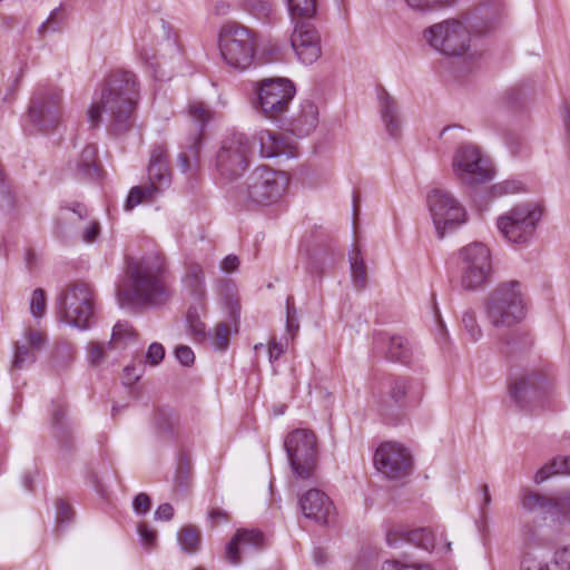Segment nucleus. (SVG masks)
Listing matches in <instances>:
<instances>
[{
  "label": "nucleus",
  "instance_id": "nucleus-1",
  "mask_svg": "<svg viewBox=\"0 0 570 570\" xmlns=\"http://www.w3.org/2000/svg\"><path fill=\"white\" fill-rule=\"evenodd\" d=\"M139 100V82L129 70H114L104 80L101 88L94 95L87 110L91 126L106 121L115 132L130 128Z\"/></svg>",
  "mask_w": 570,
  "mask_h": 570
},
{
  "label": "nucleus",
  "instance_id": "nucleus-2",
  "mask_svg": "<svg viewBox=\"0 0 570 570\" xmlns=\"http://www.w3.org/2000/svg\"><path fill=\"white\" fill-rule=\"evenodd\" d=\"M163 269V261L157 255L131 261L128 265L129 278L117 289L119 305L134 308L166 303L169 291L161 278Z\"/></svg>",
  "mask_w": 570,
  "mask_h": 570
},
{
  "label": "nucleus",
  "instance_id": "nucleus-3",
  "mask_svg": "<svg viewBox=\"0 0 570 570\" xmlns=\"http://www.w3.org/2000/svg\"><path fill=\"white\" fill-rule=\"evenodd\" d=\"M484 313L494 327H511L522 322L527 303L521 283L505 281L498 284L484 302Z\"/></svg>",
  "mask_w": 570,
  "mask_h": 570
},
{
  "label": "nucleus",
  "instance_id": "nucleus-4",
  "mask_svg": "<svg viewBox=\"0 0 570 570\" xmlns=\"http://www.w3.org/2000/svg\"><path fill=\"white\" fill-rule=\"evenodd\" d=\"M217 48L223 62L237 71L248 69L255 58L257 35L236 21H227L217 33Z\"/></svg>",
  "mask_w": 570,
  "mask_h": 570
},
{
  "label": "nucleus",
  "instance_id": "nucleus-5",
  "mask_svg": "<svg viewBox=\"0 0 570 570\" xmlns=\"http://www.w3.org/2000/svg\"><path fill=\"white\" fill-rule=\"evenodd\" d=\"M543 212L538 202H522L500 215L497 227L505 240L523 246L533 239Z\"/></svg>",
  "mask_w": 570,
  "mask_h": 570
},
{
  "label": "nucleus",
  "instance_id": "nucleus-6",
  "mask_svg": "<svg viewBox=\"0 0 570 570\" xmlns=\"http://www.w3.org/2000/svg\"><path fill=\"white\" fill-rule=\"evenodd\" d=\"M94 292L83 282L67 284L58 294L56 301L57 313L68 325L85 330L94 315Z\"/></svg>",
  "mask_w": 570,
  "mask_h": 570
},
{
  "label": "nucleus",
  "instance_id": "nucleus-7",
  "mask_svg": "<svg viewBox=\"0 0 570 570\" xmlns=\"http://www.w3.org/2000/svg\"><path fill=\"white\" fill-rule=\"evenodd\" d=\"M423 38L443 55L462 56L470 49V24L468 19H446L426 28Z\"/></svg>",
  "mask_w": 570,
  "mask_h": 570
},
{
  "label": "nucleus",
  "instance_id": "nucleus-8",
  "mask_svg": "<svg viewBox=\"0 0 570 570\" xmlns=\"http://www.w3.org/2000/svg\"><path fill=\"white\" fill-rule=\"evenodd\" d=\"M284 448L295 476L302 480L312 478L318 460L316 434L308 429H296L286 435Z\"/></svg>",
  "mask_w": 570,
  "mask_h": 570
},
{
  "label": "nucleus",
  "instance_id": "nucleus-9",
  "mask_svg": "<svg viewBox=\"0 0 570 570\" xmlns=\"http://www.w3.org/2000/svg\"><path fill=\"white\" fill-rule=\"evenodd\" d=\"M254 108L271 120H279L288 110L296 89L294 83L285 78L264 79L257 83Z\"/></svg>",
  "mask_w": 570,
  "mask_h": 570
},
{
  "label": "nucleus",
  "instance_id": "nucleus-10",
  "mask_svg": "<svg viewBox=\"0 0 570 570\" xmlns=\"http://www.w3.org/2000/svg\"><path fill=\"white\" fill-rule=\"evenodd\" d=\"M460 283L466 291H476L490 279L492 262L490 249L482 243H471L459 252Z\"/></svg>",
  "mask_w": 570,
  "mask_h": 570
},
{
  "label": "nucleus",
  "instance_id": "nucleus-11",
  "mask_svg": "<svg viewBox=\"0 0 570 570\" xmlns=\"http://www.w3.org/2000/svg\"><path fill=\"white\" fill-rule=\"evenodd\" d=\"M452 169L456 178L468 186L484 184L494 177V168L490 159L471 144L462 145L456 149Z\"/></svg>",
  "mask_w": 570,
  "mask_h": 570
},
{
  "label": "nucleus",
  "instance_id": "nucleus-12",
  "mask_svg": "<svg viewBox=\"0 0 570 570\" xmlns=\"http://www.w3.org/2000/svg\"><path fill=\"white\" fill-rule=\"evenodd\" d=\"M249 155L248 137L243 132H232L222 140L216 155V169L223 178L233 180L248 168Z\"/></svg>",
  "mask_w": 570,
  "mask_h": 570
},
{
  "label": "nucleus",
  "instance_id": "nucleus-13",
  "mask_svg": "<svg viewBox=\"0 0 570 570\" xmlns=\"http://www.w3.org/2000/svg\"><path fill=\"white\" fill-rule=\"evenodd\" d=\"M426 204L439 238L466 220L464 207L449 190L433 188L426 196Z\"/></svg>",
  "mask_w": 570,
  "mask_h": 570
},
{
  "label": "nucleus",
  "instance_id": "nucleus-14",
  "mask_svg": "<svg viewBox=\"0 0 570 570\" xmlns=\"http://www.w3.org/2000/svg\"><path fill=\"white\" fill-rule=\"evenodd\" d=\"M287 185L285 173L258 167L247 177L244 198L256 205H269L283 196Z\"/></svg>",
  "mask_w": 570,
  "mask_h": 570
},
{
  "label": "nucleus",
  "instance_id": "nucleus-15",
  "mask_svg": "<svg viewBox=\"0 0 570 570\" xmlns=\"http://www.w3.org/2000/svg\"><path fill=\"white\" fill-rule=\"evenodd\" d=\"M519 570H570V544L557 548L551 556L547 548L528 543L521 552Z\"/></svg>",
  "mask_w": 570,
  "mask_h": 570
},
{
  "label": "nucleus",
  "instance_id": "nucleus-16",
  "mask_svg": "<svg viewBox=\"0 0 570 570\" xmlns=\"http://www.w3.org/2000/svg\"><path fill=\"white\" fill-rule=\"evenodd\" d=\"M376 470L390 480H402L412 472V456L396 442H384L375 451Z\"/></svg>",
  "mask_w": 570,
  "mask_h": 570
},
{
  "label": "nucleus",
  "instance_id": "nucleus-17",
  "mask_svg": "<svg viewBox=\"0 0 570 570\" xmlns=\"http://www.w3.org/2000/svg\"><path fill=\"white\" fill-rule=\"evenodd\" d=\"M553 387L551 377L538 371L523 373L512 379L510 383L511 397L521 405L539 402L550 395Z\"/></svg>",
  "mask_w": 570,
  "mask_h": 570
},
{
  "label": "nucleus",
  "instance_id": "nucleus-18",
  "mask_svg": "<svg viewBox=\"0 0 570 570\" xmlns=\"http://www.w3.org/2000/svg\"><path fill=\"white\" fill-rule=\"evenodd\" d=\"M414 401L413 382L404 376H387L380 389L377 404L382 411L407 406Z\"/></svg>",
  "mask_w": 570,
  "mask_h": 570
},
{
  "label": "nucleus",
  "instance_id": "nucleus-19",
  "mask_svg": "<svg viewBox=\"0 0 570 570\" xmlns=\"http://www.w3.org/2000/svg\"><path fill=\"white\" fill-rule=\"evenodd\" d=\"M291 46L303 65H313L322 56L321 35L309 23L295 26L291 37Z\"/></svg>",
  "mask_w": 570,
  "mask_h": 570
},
{
  "label": "nucleus",
  "instance_id": "nucleus-20",
  "mask_svg": "<svg viewBox=\"0 0 570 570\" xmlns=\"http://www.w3.org/2000/svg\"><path fill=\"white\" fill-rule=\"evenodd\" d=\"M60 100L59 92H53L48 97L37 94L29 108L28 118L41 129L57 124L61 116Z\"/></svg>",
  "mask_w": 570,
  "mask_h": 570
},
{
  "label": "nucleus",
  "instance_id": "nucleus-21",
  "mask_svg": "<svg viewBox=\"0 0 570 570\" xmlns=\"http://www.w3.org/2000/svg\"><path fill=\"white\" fill-rule=\"evenodd\" d=\"M45 344V336L41 331L28 328L21 341L14 346L13 358L11 361V372L23 370L30 366L36 360V353Z\"/></svg>",
  "mask_w": 570,
  "mask_h": 570
},
{
  "label": "nucleus",
  "instance_id": "nucleus-22",
  "mask_svg": "<svg viewBox=\"0 0 570 570\" xmlns=\"http://www.w3.org/2000/svg\"><path fill=\"white\" fill-rule=\"evenodd\" d=\"M299 507L307 519L326 523L335 514L332 500L323 491L311 489L299 498Z\"/></svg>",
  "mask_w": 570,
  "mask_h": 570
},
{
  "label": "nucleus",
  "instance_id": "nucleus-23",
  "mask_svg": "<svg viewBox=\"0 0 570 570\" xmlns=\"http://www.w3.org/2000/svg\"><path fill=\"white\" fill-rule=\"evenodd\" d=\"M148 181V185L159 187V194L171 183L167 150L164 146H155L150 151Z\"/></svg>",
  "mask_w": 570,
  "mask_h": 570
},
{
  "label": "nucleus",
  "instance_id": "nucleus-24",
  "mask_svg": "<svg viewBox=\"0 0 570 570\" xmlns=\"http://www.w3.org/2000/svg\"><path fill=\"white\" fill-rule=\"evenodd\" d=\"M256 140L259 145V155L263 158H276L282 156L292 158L295 155L286 138L278 132L261 130L256 134Z\"/></svg>",
  "mask_w": 570,
  "mask_h": 570
},
{
  "label": "nucleus",
  "instance_id": "nucleus-25",
  "mask_svg": "<svg viewBox=\"0 0 570 570\" xmlns=\"http://www.w3.org/2000/svg\"><path fill=\"white\" fill-rule=\"evenodd\" d=\"M264 537L258 530H238L226 547V558L232 564L240 562V552L249 548H261Z\"/></svg>",
  "mask_w": 570,
  "mask_h": 570
},
{
  "label": "nucleus",
  "instance_id": "nucleus-26",
  "mask_svg": "<svg viewBox=\"0 0 570 570\" xmlns=\"http://www.w3.org/2000/svg\"><path fill=\"white\" fill-rule=\"evenodd\" d=\"M318 125V108L313 101H304L291 117L288 129L296 136L309 135Z\"/></svg>",
  "mask_w": 570,
  "mask_h": 570
},
{
  "label": "nucleus",
  "instance_id": "nucleus-27",
  "mask_svg": "<svg viewBox=\"0 0 570 570\" xmlns=\"http://www.w3.org/2000/svg\"><path fill=\"white\" fill-rule=\"evenodd\" d=\"M374 351L392 361H402L407 356L409 343L400 335L379 333L374 338Z\"/></svg>",
  "mask_w": 570,
  "mask_h": 570
},
{
  "label": "nucleus",
  "instance_id": "nucleus-28",
  "mask_svg": "<svg viewBox=\"0 0 570 570\" xmlns=\"http://www.w3.org/2000/svg\"><path fill=\"white\" fill-rule=\"evenodd\" d=\"M379 106L385 130L391 137H396L401 131V118L395 100L385 90H381Z\"/></svg>",
  "mask_w": 570,
  "mask_h": 570
},
{
  "label": "nucleus",
  "instance_id": "nucleus-29",
  "mask_svg": "<svg viewBox=\"0 0 570 570\" xmlns=\"http://www.w3.org/2000/svg\"><path fill=\"white\" fill-rule=\"evenodd\" d=\"M188 116L195 124V137L197 141H202L203 130L213 119L214 112L202 101H190L187 109Z\"/></svg>",
  "mask_w": 570,
  "mask_h": 570
},
{
  "label": "nucleus",
  "instance_id": "nucleus-30",
  "mask_svg": "<svg viewBox=\"0 0 570 570\" xmlns=\"http://www.w3.org/2000/svg\"><path fill=\"white\" fill-rule=\"evenodd\" d=\"M97 150L92 145L86 146L76 161L77 176L81 179L94 178L97 175Z\"/></svg>",
  "mask_w": 570,
  "mask_h": 570
},
{
  "label": "nucleus",
  "instance_id": "nucleus-31",
  "mask_svg": "<svg viewBox=\"0 0 570 570\" xmlns=\"http://www.w3.org/2000/svg\"><path fill=\"white\" fill-rule=\"evenodd\" d=\"M350 268H351V277L354 284V287L357 289H362L366 286L367 283V274L366 266L364 259L361 255L360 249L354 248L350 252Z\"/></svg>",
  "mask_w": 570,
  "mask_h": 570
},
{
  "label": "nucleus",
  "instance_id": "nucleus-32",
  "mask_svg": "<svg viewBox=\"0 0 570 570\" xmlns=\"http://www.w3.org/2000/svg\"><path fill=\"white\" fill-rule=\"evenodd\" d=\"M159 194V187H155L154 185L146 186H135L130 189L126 204V210H132L136 206L145 203L151 202Z\"/></svg>",
  "mask_w": 570,
  "mask_h": 570
},
{
  "label": "nucleus",
  "instance_id": "nucleus-33",
  "mask_svg": "<svg viewBox=\"0 0 570 570\" xmlns=\"http://www.w3.org/2000/svg\"><path fill=\"white\" fill-rule=\"evenodd\" d=\"M554 474L570 475V458H554L551 462L542 466L534 475L535 483H542Z\"/></svg>",
  "mask_w": 570,
  "mask_h": 570
},
{
  "label": "nucleus",
  "instance_id": "nucleus-34",
  "mask_svg": "<svg viewBox=\"0 0 570 570\" xmlns=\"http://www.w3.org/2000/svg\"><path fill=\"white\" fill-rule=\"evenodd\" d=\"M177 541L185 553L193 554L199 550L200 532L193 525H185L178 531Z\"/></svg>",
  "mask_w": 570,
  "mask_h": 570
},
{
  "label": "nucleus",
  "instance_id": "nucleus-35",
  "mask_svg": "<svg viewBox=\"0 0 570 570\" xmlns=\"http://www.w3.org/2000/svg\"><path fill=\"white\" fill-rule=\"evenodd\" d=\"M404 539L424 550H432L436 546V534L428 528H419L404 533Z\"/></svg>",
  "mask_w": 570,
  "mask_h": 570
},
{
  "label": "nucleus",
  "instance_id": "nucleus-36",
  "mask_svg": "<svg viewBox=\"0 0 570 570\" xmlns=\"http://www.w3.org/2000/svg\"><path fill=\"white\" fill-rule=\"evenodd\" d=\"M521 505L527 511H534L538 509H543L552 512L553 510V499H549L540 495L531 490H523L520 494Z\"/></svg>",
  "mask_w": 570,
  "mask_h": 570
},
{
  "label": "nucleus",
  "instance_id": "nucleus-37",
  "mask_svg": "<svg viewBox=\"0 0 570 570\" xmlns=\"http://www.w3.org/2000/svg\"><path fill=\"white\" fill-rule=\"evenodd\" d=\"M136 333L128 323H117L111 333V340L107 344L108 348L111 347H125L129 343L134 342Z\"/></svg>",
  "mask_w": 570,
  "mask_h": 570
},
{
  "label": "nucleus",
  "instance_id": "nucleus-38",
  "mask_svg": "<svg viewBox=\"0 0 570 570\" xmlns=\"http://www.w3.org/2000/svg\"><path fill=\"white\" fill-rule=\"evenodd\" d=\"M184 282L196 296H202L204 294V273L200 265L195 263L189 264Z\"/></svg>",
  "mask_w": 570,
  "mask_h": 570
},
{
  "label": "nucleus",
  "instance_id": "nucleus-39",
  "mask_svg": "<svg viewBox=\"0 0 570 570\" xmlns=\"http://www.w3.org/2000/svg\"><path fill=\"white\" fill-rule=\"evenodd\" d=\"M200 142L193 139L188 150L178 155V167L183 173H191L196 169Z\"/></svg>",
  "mask_w": 570,
  "mask_h": 570
},
{
  "label": "nucleus",
  "instance_id": "nucleus-40",
  "mask_svg": "<svg viewBox=\"0 0 570 570\" xmlns=\"http://www.w3.org/2000/svg\"><path fill=\"white\" fill-rule=\"evenodd\" d=\"M327 254L324 250L316 249L305 253V268L311 275H321L324 272V265Z\"/></svg>",
  "mask_w": 570,
  "mask_h": 570
},
{
  "label": "nucleus",
  "instance_id": "nucleus-41",
  "mask_svg": "<svg viewBox=\"0 0 570 570\" xmlns=\"http://www.w3.org/2000/svg\"><path fill=\"white\" fill-rule=\"evenodd\" d=\"M292 17H312L316 12V0H286Z\"/></svg>",
  "mask_w": 570,
  "mask_h": 570
},
{
  "label": "nucleus",
  "instance_id": "nucleus-42",
  "mask_svg": "<svg viewBox=\"0 0 570 570\" xmlns=\"http://www.w3.org/2000/svg\"><path fill=\"white\" fill-rule=\"evenodd\" d=\"M409 8L419 12L435 11L453 4L456 0H404Z\"/></svg>",
  "mask_w": 570,
  "mask_h": 570
},
{
  "label": "nucleus",
  "instance_id": "nucleus-43",
  "mask_svg": "<svg viewBox=\"0 0 570 570\" xmlns=\"http://www.w3.org/2000/svg\"><path fill=\"white\" fill-rule=\"evenodd\" d=\"M525 190V186L518 179H507L494 184L491 187V194L495 197L514 195Z\"/></svg>",
  "mask_w": 570,
  "mask_h": 570
},
{
  "label": "nucleus",
  "instance_id": "nucleus-44",
  "mask_svg": "<svg viewBox=\"0 0 570 570\" xmlns=\"http://www.w3.org/2000/svg\"><path fill=\"white\" fill-rule=\"evenodd\" d=\"M552 512L556 513L561 521L570 522V490L563 491L553 498Z\"/></svg>",
  "mask_w": 570,
  "mask_h": 570
},
{
  "label": "nucleus",
  "instance_id": "nucleus-45",
  "mask_svg": "<svg viewBox=\"0 0 570 570\" xmlns=\"http://www.w3.org/2000/svg\"><path fill=\"white\" fill-rule=\"evenodd\" d=\"M462 324L472 342H476L482 336L481 327L476 322V315L473 311H465L462 315Z\"/></svg>",
  "mask_w": 570,
  "mask_h": 570
},
{
  "label": "nucleus",
  "instance_id": "nucleus-46",
  "mask_svg": "<svg viewBox=\"0 0 570 570\" xmlns=\"http://www.w3.org/2000/svg\"><path fill=\"white\" fill-rule=\"evenodd\" d=\"M230 328L226 324H218L212 336V345L219 351L227 347L229 343Z\"/></svg>",
  "mask_w": 570,
  "mask_h": 570
},
{
  "label": "nucleus",
  "instance_id": "nucleus-47",
  "mask_svg": "<svg viewBox=\"0 0 570 570\" xmlns=\"http://www.w3.org/2000/svg\"><path fill=\"white\" fill-rule=\"evenodd\" d=\"M187 324L190 333L196 337H205L206 334V326L200 321V316L196 308H190L187 312Z\"/></svg>",
  "mask_w": 570,
  "mask_h": 570
},
{
  "label": "nucleus",
  "instance_id": "nucleus-48",
  "mask_svg": "<svg viewBox=\"0 0 570 570\" xmlns=\"http://www.w3.org/2000/svg\"><path fill=\"white\" fill-rule=\"evenodd\" d=\"M30 312L35 317H42L46 313V295L43 289L37 288L32 292L30 299Z\"/></svg>",
  "mask_w": 570,
  "mask_h": 570
},
{
  "label": "nucleus",
  "instance_id": "nucleus-49",
  "mask_svg": "<svg viewBox=\"0 0 570 570\" xmlns=\"http://www.w3.org/2000/svg\"><path fill=\"white\" fill-rule=\"evenodd\" d=\"M382 570H432V568L429 564L403 563L391 560L383 563Z\"/></svg>",
  "mask_w": 570,
  "mask_h": 570
},
{
  "label": "nucleus",
  "instance_id": "nucleus-50",
  "mask_svg": "<svg viewBox=\"0 0 570 570\" xmlns=\"http://www.w3.org/2000/svg\"><path fill=\"white\" fill-rule=\"evenodd\" d=\"M88 361L91 365H99L106 355V347L99 343L90 342L87 346Z\"/></svg>",
  "mask_w": 570,
  "mask_h": 570
},
{
  "label": "nucleus",
  "instance_id": "nucleus-51",
  "mask_svg": "<svg viewBox=\"0 0 570 570\" xmlns=\"http://www.w3.org/2000/svg\"><path fill=\"white\" fill-rule=\"evenodd\" d=\"M87 215V208L82 204H76L73 207H63L60 213L61 218L65 220H75V218L81 220Z\"/></svg>",
  "mask_w": 570,
  "mask_h": 570
},
{
  "label": "nucleus",
  "instance_id": "nucleus-52",
  "mask_svg": "<svg viewBox=\"0 0 570 570\" xmlns=\"http://www.w3.org/2000/svg\"><path fill=\"white\" fill-rule=\"evenodd\" d=\"M165 356V348L160 343H153L149 345L146 360L151 365H158Z\"/></svg>",
  "mask_w": 570,
  "mask_h": 570
},
{
  "label": "nucleus",
  "instance_id": "nucleus-53",
  "mask_svg": "<svg viewBox=\"0 0 570 570\" xmlns=\"http://www.w3.org/2000/svg\"><path fill=\"white\" fill-rule=\"evenodd\" d=\"M175 355L178 362L184 366H189L195 361V355L193 350L186 345H179L175 350Z\"/></svg>",
  "mask_w": 570,
  "mask_h": 570
},
{
  "label": "nucleus",
  "instance_id": "nucleus-54",
  "mask_svg": "<svg viewBox=\"0 0 570 570\" xmlns=\"http://www.w3.org/2000/svg\"><path fill=\"white\" fill-rule=\"evenodd\" d=\"M132 507L137 514H146L150 509L149 497L146 493H139L134 499Z\"/></svg>",
  "mask_w": 570,
  "mask_h": 570
},
{
  "label": "nucleus",
  "instance_id": "nucleus-55",
  "mask_svg": "<svg viewBox=\"0 0 570 570\" xmlns=\"http://www.w3.org/2000/svg\"><path fill=\"white\" fill-rule=\"evenodd\" d=\"M161 31L163 37L166 40V47L171 51H177L176 35L173 31V28L168 23L161 22Z\"/></svg>",
  "mask_w": 570,
  "mask_h": 570
},
{
  "label": "nucleus",
  "instance_id": "nucleus-56",
  "mask_svg": "<svg viewBox=\"0 0 570 570\" xmlns=\"http://www.w3.org/2000/svg\"><path fill=\"white\" fill-rule=\"evenodd\" d=\"M138 530H139V535H140L142 543L145 546H147L148 548H151L155 544L156 539H157L156 531L149 529L146 524L139 525Z\"/></svg>",
  "mask_w": 570,
  "mask_h": 570
},
{
  "label": "nucleus",
  "instance_id": "nucleus-57",
  "mask_svg": "<svg viewBox=\"0 0 570 570\" xmlns=\"http://www.w3.org/2000/svg\"><path fill=\"white\" fill-rule=\"evenodd\" d=\"M56 509H57V520L59 522H66L71 519L72 510L66 501H63V500L58 501Z\"/></svg>",
  "mask_w": 570,
  "mask_h": 570
},
{
  "label": "nucleus",
  "instance_id": "nucleus-58",
  "mask_svg": "<svg viewBox=\"0 0 570 570\" xmlns=\"http://www.w3.org/2000/svg\"><path fill=\"white\" fill-rule=\"evenodd\" d=\"M253 12L258 19H267L273 12V6L268 1H259Z\"/></svg>",
  "mask_w": 570,
  "mask_h": 570
},
{
  "label": "nucleus",
  "instance_id": "nucleus-59",
  "mask_svg": "<svg viewBox=\"0 0 570 570\" xmlns=\"http://www.w3.org/2000/svg\"><path fill=\"white\" fill-rule=\"evenodd\" d=\"M174 517V508L169 503L160 504L155 511V519L158 521H169Z\"/></svg>",
  "mask_w": 570,
  "mask_h": 570
},
{
  "label": "nucleus",
  "instance_id": "nucleus-60",
  "mask_svg": "<svg viewBox=\"0 0 570 570\" xmlns=\"http://www.w3.org/2000/svg\"><path fill=\"white\" fill-rule=\"evenodd\" d=\"M296 311L293 306L289 305V299H287V313H286V327L291 333H296L298 331V322L296 321Z\"/></svg>",
  "mask_w": 570,
  "mask_h": 570
},
{
  "label": "nucleus",
  "instance_id": "nucleus-61",
  "mask_svg": "<svg viewBox=\"0 0 570 570\" xmlns=\"http://www.w3.org/2000/svg\"><path fill=\"white\" fill-rule=\"evenodd\" d=\"M139 58L141 61H144L146 65H148L150 68L155 69L158 66V61L156 59V55L151 49H147L145 47H141L138 51Z\"/></svg>",
  "mask_w": 570,
  "mask_h": 570
},
{
  "label": "nucleus",
  "instance_id": "nucleus-62",
  "mask_svg": "<svg viewBox=\"0 0 570 570\" xmlns=\"http://www.w3.org/2000/svg\"><path fill=\"white\" fill-rule=\"evenodd\" d=\"M98 234H99V224L97 222H91L85 228V230L82 233V239L86 243H91L97 238Z\"/></svg>",
  "mask_w": 570,
  "mask_h": 570
},
{
  "label": "nucleus",
  "instance_id": "nucleus-63",
  "mask_svg": "<svg viewBox=\"0 0 570 570\" xmlns=\"http://www.w3.org/2000/svg\"><path fill=\"white\" fill-rule=\"evenodd\" d=\"M239 266V259L235 255H228L224 258V261L220 264V267L226 273L235 272Z\"/></svg>",
  "mask_w": 570,
  "mask_h": 570
},
{
  "label": "nucleus",
  "instance_id": "nucleus-64",
  "mask_svg": "<svg viewBox=\"0 0 570 570\" xmlns=\"http://www.w3.org/2000/svg\"><path fill=\"white\" fill-rule=\"evenodd\" d=\"M561 120H562L567 142L570 146V107L569 106H564L561 109Z\"/></svg>",
  "mask_w": 570,
  "mask_h": 570
}]
</instances>
